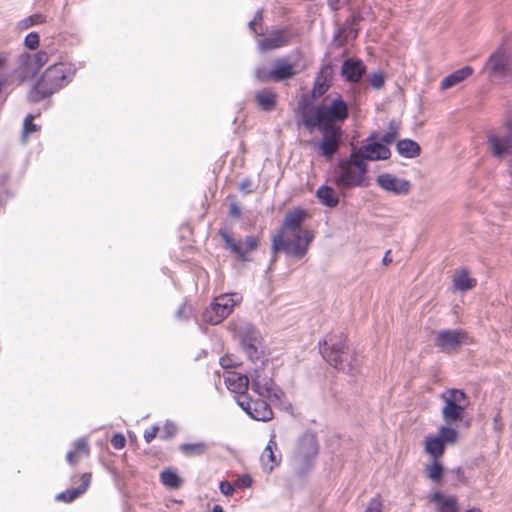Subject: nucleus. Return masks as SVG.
Returning <instances> with one entry per match:
<instances>
[{"label": "nucleus", "mask_w": 512, "mask_h": 512, "mask_svg": "<svg viewBox=\"0 0 512 512\" xmlns=\"http://www.w3.org/2000/svg\"><path fill=\"white\" fill-rule=\"evenodd\" d=\"M263 19V11L262 10H258L255 15H254V18L253 20H255L256 23H259L261 22Z\"/></svg>", "instance_id": "nucleus-59"}, {"label": "nucleus", "mask_w": 512, "mask_h": 512, "mask_svg": "<svg viewBox=\"0 0 512 512\" xmlns=\"http://www.w3.org/2000/svg\"><path fill=\"white\" fill-rule=\"evenodd\" d=\"M40 79L55 93L71 81V68H67L63 63H54L46 69Z\"/></svg>", "instance_id": "nucleus-14"}, {"label": "nucleus", "mask_w": 512, "mask_h": 512, "mask_svg": "<svg viewBox=\"0 0 512 512\" xmlns=\"http://www.w3.org/2000/svg\"><path fill=\"white\" fill-rule=\"evenodd\" d=\"M362 19L363 17L359 13L353 14L338 28L333 38V41L336 42L338 47L345 45L349 39L353 40L357 38L359 32L358 24Z\"/></svg>", "instance_id": "nucleus-17"}, {"label": "nucleus", "mask_w": 512, "mask_h": 512, "mask_svg": "<svg viewBox=\"0 0 512 512\" xmlns=\"http://www.w3.org/2000/svg\"><path fill=\"white\" fill-rule=\"evenodd\" d=\"M306 217L307 212L304 210L296 209L294 211H289L284 218L283 228L291 231L292 233L302 231L301 225Z\"/></svg>", "instance_id": "nucleus-27"}, {"label": "nucleus", "mask_w": 512, "mask_h": 512, "mask_svg": "<svg viewBox=\"0 0 512 512\" xmlns=\"http://www.w3.org/2000/svg\"><path fill=\"white\" fill-rule=\"evenodd\" d=\"M295 74L294 65L284 58L277 59L274 67L270 70V77L275 82L291 79Z\"/></svg>", "instance_id": "nucleus-25"}, {"label": "nucleus", "mask_w": 512, "mask_h": 512, "mask_svg": "<svg viewBox=\"0 0 512 512\" xmlns=\"http://www.w3.org/2000/svg\"><path fill=\"white\" fill-rule=\"evenodd\" d=\"M444 402L442 417L446 424L453 425L461 422L465 417V410L470 405L468 395L457 388H449L441 393Z\"/></svg>", "instance_id": "nucleus-6"}, {"label": "nucleus", "mask_w": 512, "mask_h": 512, "mask_svg": "<svg viewBox=\"0 0 512 512\" xmlns=\"http://www.w3.org/2000/svg\"><path fill=\"white\" fill-rule=\"evenodd\" d=\"M388 129L385 134L379 136V141L386 146L394 143L399 135L398 126L395 121L392 120L389 122Z\"/></svg>", "instance_id": "nucleus-42"}, {"label": "nucleus", "mask_w": 512, "mask_h": 512, "mask_svg": "<svg viewBox=\"0 0 512 512\" xmlns=\"http://www.w3.org/2000/svg\"><path fill=\"white\" fill-rule=\"evenodd\" d=\"M319 452L317 436L312 431L304 432L297 440L291 457L294 474L306 478L314 468L315 459Z\"/></svg>", "instance_id": "nucleus-4"}, {"label": "nucleus", "mask_w": 512, "mask_h": 512, "mask_svg": "<svg viewBox=\"0 0 512 512\" xmlns=\"http://www.w3.org/2000/svg\"><path fill=\"white\" fill-rule=\"evenodd\" d=\"M277 450V443L275 441V435L273 434L265 447L261 459L265 465H267L266 460H268L270 464V470H273L275 466L279 465L281 462V453L276 454L275 451Z\"/></svg>", "instance_id": "nucleus-31"}, {"label": "nucleus", "mask_w": 512, "mask_h": 512, "mask_svg": "<svg viewBox=\"0 0 512 512\" xmlns=\"http://www.w3.org/2000/svg\"><path fill=\"white\" fill-rule=\"evenodd\" d=\"M242 350L249 360L255 365L250 371L252 390L259 396L268 398L271 401L281 400L283 391L275 384L264 368L268 361L262 350V337L257 328L249 322H241L235 326Z\"/></svg>", "instance_id": "nucleus-1"}, {"label": "nucleus", "mask_w": 512, "mask_h": 512, "mask_svg": "<svg viewBox=\"0 0 512 512\" xmlns=\"http://www.w3.org/2000/svg\"><path fill=\"white\" fill-rule=\"evenodd\" d=\"M446 445L436 436H427L425 440V451L433 458L440 459L445 452Z\"/></svg>", "instance_id": "nucleus-32"}, {"label": "nucleus", "mask_w": 512, "mask_h": 512, "mask_svg": "<svg viewBox=\"0 0 512 512\" xmlns=\"http://www.w3.org/2000/svg\"><path fill=\"white\" fill-rule=\"evenodd\" d=\"M160 479L163 485L171 489H177L181 485V478L178 474L170 469L161 472Z\"/></svg>", "instance_id": "nucleus-39"}, {"label": "nucleus", "mask_w": 512, "mask_h": 512, "mask_svg": "<svg viewBox=\"0 0 512 512\" xmlns=\"http://www.w3.org/2000/svg\"><path fill=\"white\" fill-rule=\"evenodd\" d=\"M382 506L379 498H372L363 512H382Z\"/></svg>", "instance_id": "nucleus-51"}, {"label": "nucleus", "mask_w": 512, "mask_h": 512, "mask_svg": "<svg viewBox=\"0 0 512 512\" xmlns=\"http://www.w3.org/2000/svg\"><path fill=\"white\" fill-rule=\"evenodd\" d=\"M313 238L314 234L309 230L293 233L292 238H285L282 233H279L272 238V250L274 254L284 252L296 259H301L306 255Z\"/></svg>", "instance_id": "nucleus-5"}, {"label": "nucleus", "mask_w": 512, "mask_h": 512, "mask_svg": "<svg viewBox=\"0 0 512 512\" xmlns=\"http://www.w3.org/2000/svg\"><path fill=\"white\" fill-rule=\"evenodd\" d=\"M445 445L454 444L458 438V431L452 427V425H442L438 429L436 435Z\"/></svg>", "instance_id": "nucleus-37"}, {"label": "nucleus", "mask_w": 512, "mask_h": 512, "mask_svg": "<svg viewBox=\"0 0 512 512\" xmlns=\"http://www.w3.org/2000/svg\"><path fill=\"white\" fill-rule=\"evenodd\" d=\"M488 149L493 157L504 159L512 154V119L505 122L504 127L498 131L487 134Z\"/></svg>", "instance_id": "nucleus-9"}, {"label": "nucleus", "mask_w": 512, "mask_h": 512, "mask_svg": "<svg viewBox=\"0 0 512 512\" xmlns=\"http://www.w3.org/2000/svg\"><path fill=\"white\" fill-rule=\"evenodd\" d=\"M229 214L232 217L239 218L241 216V209L236 202H232L229 207Z\"/></svg>", "instance_id": "nucleus-57"}, {"label": "nucleus", "mask_w": 512, "mask_h": 512, "mask_svg": "<svg viewBox=\"0 0 512 512\" xmlns=\"http://www.w3.org/2000/svg\"><path fill=\"white\" fill-rule=\"evenodd\" d=\"M219 235L224 242V248L242 262L251 261L250 254L259 247L257 236L249 235L244 240H237L226 229H220Z\"/></svg>", "instance_id": "nucleus-8"}, {"label": "nucleus", "mask_w": 512, "mask_h": 512, "mask_svg": "<svg viewBox=\"0 0 512 512\" xmlns=\"http://www.w3.org/2000/svg\"><path fill=\"white\" fill-rule=\"evenodd\" d=\"M240 190L243 192V193H246V194H250V193H253L255 191V186L252 182V180L250 178H244L241 182H240Z\"/></svg>", "instance_id": "nucleus-53"}, {"label": "nucleus", "mask_w": 512, "mask_h": 512, "mask_svg": "<svg viewBox=\"0 0 512 512\" xmlns=\"http://www.w3.org/2000/svg\"><path fill=\"white\" fill-rule=\"evenodd\" d=\"M345 336L343 333L338 335L329 334L323 341L319 342L320 353L323 358L334 368L342 370L345 363H348L349 352L345 343Z\"/></svg>", "instance_id": "nucleus-7"}, {"label": "nucleus", "mask_w": 512, "mask_h": 512, "mask_svg": "<svg viewBox=\"0 0 512 512\" xmlns=\"http://www.w3.org/2000/svg\"><path fill=\"white\" fill-rule=\"evenodd\" d=\"M224 382L226 387L234 392L240 394L238 399H246V391L250 385V375L241 374L237 372H228V375L225 376Z\"/></svg>", "instance_id": "nucleus-20"}, {"label": "nucleus", "mask_w": 512, "mask_h": 512, "mask_svg": "<svg viewBox=\"0 0 512 512\" xmlns=\"http://www.w3.org/2000/svg\"><path fill=\"white\" fill-rule=\"evenodd\" d=\"M366 73L364 62L357 58H347L343 61L341 75L349 83H358Z\"/></svg>", "instance_id": "nucleus-18"}, {"label": "nucleus", "mask_w": 512, "mask_h": 512, "mask_svg": "<svg viewBox=\"0 0 512 512\" xmlns=\"http://www.w3.org/2000/svg\"><path fill=\"white\" fill-rule=\"evenodd\" d=\"M469 336L462 329H443L436 332L434 345L440 351L451 354L457 352L464 344H468Z\"/></svg>", "instance_id": "nucleus-13"}, {"label": "nucleus", "mask_w": 512, "mask_h": 512, "mask_svg": "<svg viewBox=\"0 0 512 512\" xmlns=\"http://www.w3.org/2000/svg\"><path fill=\"white\" fill-rule=\"evenodd\" d=\"M369 84L374 89H380L385 84V75L382 72H375L369 77Z\"/></svg>", "instance_id": "nucleus-47"}, {"label": "nucleus", "mask_w": 512, "mask_h": 512, "mask_svg": "<svg viewBox=\"0 0 512 512\" xmlns=\"http://www.w3.org/2000/svg\"><path fill=\"white\" fill-rule=\"evenodd\" d=\"M392 262V258L390 257V251H387L385 256L383 257V264L388 265Z\"/></svg>", "instance_id": "nucleus-60"}, {"label": "nucleus", "mask_w": 512, "mask_h": 512, "mask_svg": "<svg viewBox=\"0 0 512 512\" xmlns=\"http://www.w3.org/2000/svg\"><path fill=\"white\" fill-rule=\"evenodd\" d=\"M91 482V474L83 473L81 475V484L76 488L67 489L64 492H61L56 495V500L62 501L65 503L73 502L75 499L84 494Z\"/></svg>", "instance_id": "nucleus-24"}, {"label": "nucleus", "mask_w": 512, "mask_h": 512, "mask_svg": "<svg viewBox=\"0 0 512 512\" xmlns=\"http://www.w3.org/2000/svg\"><path fill=\"white\" fill-rule=\"evenodd\" d=\"M252 484V478L248 474H243L239 476L236 480L235 485L239 488H248Z\"/></svg>", "instance_id": "nucleus-54"}, {"label": "nucleus", "mask_w": 512, "mask_h": 512, "mask_svg": "<svg viewBox=\"0 0 512 512\" xmlns=\"http://www.w3.org/2000/svg\"><path fill=\"white\" fill-rule=\"evenodd\" d=\"M309 102L299 101L302 109V123L312 132L315 126L338 127L349 117V105L340 94L328 95L324 102L307 110Z\"/></svg>", "instance_id": "nucleus-2"}, {"label": "nucleus", "mask_w": 512, "mask_h": 512, "mask_svg": "<svg viewBox=\"0 0 512 512\" xmlns=\"http://www.w3.org/2000/svg\"><path fill=\"white\" fill-rule=\"evenodd\" d=\"M45 22V17L41 14H33L31 16L26 17L18 23V28L20 30L28 29L36 24Z\"/></svg>", "instance_id": "nucleus-43"}, {"label": "nucleus", "mask_w": 512, "mask_h": 512, "mask_svg": "<svg viewBox=\"0 0 512 512\" xmlns=\"http://www.w3.org/2000/svg\"><path fill=\"white\" fill-rule=\"evenodd\" d=\"M40 37L36 32H30L24 39V45L30 49L35 50L39 46Z\"/></svg>", "instance_id": "nucleus-46"}, {"label": "nucleus", "mask_w": 512, "mask_h": 512, "mask_svg": "<svg viewBox=\"0 0 512 512\" xmlns=\"http://www.w3.org/2000/svg\"><path fill=\"white\" fill-rule=\"evenodd\" d=\"M177 433V426L174 422L167 420L163 426L160 438L163 440L170 439Z\"/></svg>", "instance_id": "nucleus-44"}, {"label": "nucleus", "mask_w": 512, "mask_h": 512, "mask_svg": "<svg viewBox=\"0 0 512 512\" xmlns=\"http://www.w3.org/2000/svg\"><path fill=\"white\" fill-rule=\"evenodd\" d=\"M74 451H69L66 455V460L69 464H76L81 455L87 456L89 454L88 443L84 438H80L74 442Z\"/></svg>", "instance_id": "nucleus-35"}, {"label": "nucleus", "mask_w": 512, "mask_h": 512, "mask_svg": "<svg viewBox=\"0 0 512 512\" xmlns=\"http://www.w3.org/2000/svg\"><path fill=\"white\" fill-rule=\"evenodd\" d=\"M290 34L286 29H278L272 31L267 37L260 42L263 51L280 48L289 43Z\"/></svg>", "instance_id": "nucleus-23"}, {"label": "nucleus", "mask_w": 512, "mask_h": 512, "mask_svg": "<svg viewBox=\"0 0 512 512\" xmlns=\"http://www.w3.org/2000/svg\"><path fill=\"white\" fill-rule=\"evenodd\" d=\"M316 197L322 205L329 208H334L339 204V198L334 189L328 185H321L316 191Z\"/></svg>", "instance_id": "nucleus-29"}, {"label": "nucleus", "mask_w": 512, "mask_h": 512, "mask_svg": "<svg viewBox=\"0 0 512 512\" xmlns=\"http://www.w3.org/2000/svg\"><path fill=\"white\" fill-rule=\"evenodd\" d=\"M331 74L332 65L330 63L324 65L321 68L314 80L313 89L311 91V96L313 99H317L323 96L329 90L331 85Z\"/></svg>", "instance_id": "nucleus-22"}, {"label": "nucleus", "mask_w": 512, "mask_h": 512, "mask_svg": "<svg viewBox=\"0 0 512 512\" xmlns=\"http://www.w3.org/2000/svg\"><path fill=\"white\" fill-rule=\"evenodd\" d=\"M376 183L384 191L395 195H407L411 190V183L409 180L398 178L390 173L378 175Z\"/></svg>", "instance_id": "nucleus-16"}, {"label": "nucleus", "mask_w": 512, "mask_h": 512, "mask_svg": "<svg viewBox=\"0 0 512 512\" xmlns=\"http://www.w3.org/2000/svg\"><path fill=\"white\" fill-rule=\"evenodd\" d=\"M322 133L321 140H314L311 145L319 151V154L327 160H331L338 152L342 142V130L340 127L315 126Z\"/></svg>", "instance_id": "nucleus-11"}, {"label": "nucleus", "mask_w": 512, "mask_h": 512, "mask_svg": "<svg viewBox=\"0 0 512 512\" xmlns=\"http://www.w3.org/2000/svg\"><path fill=\"white\" fill-rule=\"evenodd\" d=\"M465 512H481L480 510H476V509H472V510H467Z\"/></svg>", "instance_id": "nucleus-64"}, {"label": "nucleus", "mask_w": 512, "mask_h": 512, "mask_svg": "<svg viewBox=\"0 0 512 512\" xmlns=\"http://www.w3.org/2000/svg\"><path fill=\"white\" fill-rule=\"evenodd\" d=\"M490 76L504 77L509 72V57L502 49L495 51L486 63Z\"/></svg>", "instance_id": "nucleus-19"}, {"label": "nucleus", "mask_w": 512, "mask_h": 512, "mask_svg": "<svg viewBox=\"0 0 512 512\" xmlns=\"http://www.w3.org/2000/svg\"><path fill=\"white\" fill-rule=\"evenodd\" d=\"M159 431V427L157 425L152 426L151 428L145 430L144 439L147 443H151L157 436Z\"/></svg>", "instance_id": "nucleus-55"}, {"label": "nucleus", "mask_w": 512, "mask_h": 512, "mask_svg": "<svg viewBox=\"0 0 512 512\" xmlns=\"http://www.w3.org/2000/svg\"><path fill=\"white\" fill-rule=\"evenodd\" d=\"M256 24H257V23H256V22H255V20H253V19H252V20L249 22V24H248L249 28H250L251 30H253L255 33H257V31H256V29H255V25H256Z\"/></svg>", "instance_id": "nucleus-62"}, {"label": "nucleus", "mask_w": 512, "mask_h": 512, "mask_svg": "<svg viewBox=\"0 0 512 512\" xmlns=\"http://www.w3.org/2000/svg\"><path fill=\"white\" fill-rule=\"evenodd\" d=\"M509 172H510V174L512 176V159H511V162H510V165H509Z\"/></svg>", "instance_id": "nucleus-63"}, {"label": "nucleus", "mask_w": 512, "mask_h": 512, "mask_svg": "<svg viewBox=\"0 0 512 512\" xmlns=\"http://www.w3.org/2000/svg\"><path fill=\"white\" fill-rule=\"evenodd\" d=\"M219 489L220 492L225 496H232L235 491V487L229 481L226 480L220 482Z\"/></svg>", "instance_id": "nucleus-52"}, {"label": "nucleus", "mask_w": 512, "mask_h": 512, "mask_svg": "<svg viewBox=\"0 0 512 512\" xmlns=\"http://www.w3.org/2000/svg\"><path fill=\"white\" fill-rule=\"evenodd\" d=\"M238 405L254 420L269 421L273 418L270 405L263 399H238Z\"/></svg>", "instance_id": "nucleus-15"}, {"label": "nucleus", "mask_w": 512, "mask_h": 512, "mask_svg": "<svg viewBox=\"0 0 512 512\" xmlns=\"http://www.w3.org/2000/svg\"><path fill=\"white\" fill-rule=\"evenodd\" d=\"M452 476L451 483L457 485V483H463L465 481L464 471L461 467H456L449 472Z\"/></svg>", "instance_id": "nucleus-48"}, {"label": "nucleus", "mask_w": 512, "mask_h": 512, "mask_svg": "<svg viewBox=\"0 0 512 512\" xmlns=\"http://www.w3.org/2000/svg\"><path fill=\"white\" fill-rule=\"evenodd\" d=\"M237 294H222L214 299V301L207 307L203 314L202 319L205 323L210 325H217L226 319L233 311L237 300L234 297Z\"/></svg>", "instance_id": "nucleus-10"}, {"label": "nucleus", "mask_w": 512, "mask_h": 512, "mask_svg": "<svg viewBox=\"0 0 512 512\" xmlns=\"http://www.w3.org/2000/svg\"><path fill=\"white\" fill-rule=\"evenodd\" d=\"M52 94H53V92L50 90V88H48L47 85L45 83H43V81L40 79L30 90L29 100L31 102L37 103Z\"/></svg>", "instance_id": "nucleus-36"}, {"label": "nucleus", "mask_w": 512, "mask_h": 512, "mask_svg": "<svg viewBox=\"0 0 512 512\" xmlns=\"http://www.w3.org/2000/svg\"><path fill=\"white\" fill-rule=\"evenodd\" d=\"M472 74H473V68L471 66H464V67L452 72L445 78H443V80L441 81V89H443V90L449 89V88L461 83L462 81L467 79Z\"/></svg>", "instance_id": "nucleus-28"}, {"label": "nucleus", "mask_w": 512, "mask_h": 512, "mask_svg": "<svg viewBox=\"0 0 512 512\" xmlns=\"http://www.w3.org/2000/svg\"><path fill=\"white\" fill-rule=\"evenodd\" d=\"M186 310H187L186 305L185 304L181 305L175 313L176 318H178V319L188 318V316L186 315Z\"/></svg>", "instance_id": "nucleus-58"}, {"label": "nucleus", "mask_w": 512, "mask_h": 512, "mask_svg": "<svg viewBox=\"0 0 512 512\" xmlns=\"http://www.w3.org/2000/svg\"><path fill=\"white\" fill-rule=\"evenodd\" d=\"M255 78L259 82H267L272 80L270 77V70L265 67H258L255 69Z\"/></svg>", "instance_id": "nucleus-49"}, {"label": "nucleus", "mask_w": 512, "mask_h": 512, "mask_svg": "<svg viewBox=\"0 0 512 512\" xmlns=\"http://www.w3.org/2000/svg\"><path fill=\"white\" fill-rule=\"evenodd\" d=\"M427 477L435 483H439L444 475V466L439 459H433L431 464L426 465Z\"/></svg>", "instance_id": "nucleus-38"}, {"label": "nucleus", "mask_w": 512, "mask_h": 512, "mask_svg": "<svg viewBox=\"0 0 512 512\" xmlns=\"http://www.w3.org/2000/svg\"><path fill=\"white\" fill-rule=\"evenodd\" d=\"M397 152L405 158H415L420 155V145L412 139H402L396 144Z\"/></svg>", "instance_id": "nucleus-30"}, {"label": "nucleus", "mask_w": 512, "mask_h": 512, "mask_svg": "<svg viewBox=\"0 0 512 512\" xmlns=\"http://www.w3.org/2000/svg\"><path fill=\"white\" fill-rule=\"evenodd\" d=\"M453 282L455 287L460 291H468L476 285V280L470 278L466 271L455 276Z\"/></svg>", "instance_id": "nucleus-40"}, {"label": "nucleus", "mask_w": 512, "mask_h": 512, "mask_svg": "<svg viewBox=\"0 0 512 512\" xmlns=\"http://www.w3.org/2000/svg\"><path fill=\"white\" fill-rule=\"evenodd\" d=\"M34 116L29 114L25 117L23 121V129L21 135L22 144H27L29 141V136L39 130L38 125L33 123Z\"/></svg>", "instance_id": "nucleus-41"}, {"label": "nucleus", "mask_w": 512, "mask_h": 512, "mask_svg": "<svg viewBox=\"0 0 512 512\" xmlns=\"http://www.w3.org/2000/svg\"><path fill=\"white\" fill-rule=\"evenodd\" d=\"M351 153L357 155V159L362 161L387 160L391 157L390 149L379 141L377 132H372L366 139V144L358 149H353Z\"/></svg>", "instance_id": "nucleus-12"}, {"label": "nucleus", "mask_w": 512, "mask_h": 512, "mask_svg": "<svg viewBox=\"0 0 512 512\" xmlns=\"http://www.w3.org/2000/svg\"><path fill=\"white\" fill-rule=\"evenodd\" d=\"M220 364L224 369L232 368L238 365L237 363L233 362L232 359L227 355L220 358Z\"/></svg>", "instance_id": "nucleus-56"}, {"label": "nucleus", "mask_w": 512, "mask_h": 512, "mask_svg": "<svg viewBox=\"0 0 512 512\" xmlns=\"http://www.w3.org/2000/svg\"><path fill=\"white\" fill-rule=\"evenodd\" d=\"M428 500L435 505L437 512H459L458 498L454 495L437 490L429 495Z\"/></svg>", "instance_id": "nucleus-21"}, {"label": "nucleus", "mask_w": 512, "mask_h": 512, "mask_svg": "<svg viewBox=\"0 0 512 512\" xmlns=\"http://www.w3.org/2000/svg\"><path fill=\"white\" fill-rule=\"evenodd\" d=\"M211 512H225V511H224V509H223V507H222L221 505H218V504H217V505H215V506L212 508Z\"/></svg>", "instance_id": "nucleus-61"}, {"label": "nucleus", "mask_w": 512, "mask_h": 512, "mask_svg": "<svg viewBox=\"0 0 512 512\" xmlns=\"http://www.w3.org/2000/svg\"><path fill=\"white\" fill-rule=\"evenodd\" d=\"M32 54L24 52L18 57V77L21 81L33 79L38 74V69H35V63L32 61Z\"/></svg>", "instance_id": "nucleus-26"}, {"label": "nucleus", "mask_w": 512, "mask_h": 512, "mask_svg": "<svg viewBox=\"0 0 512 512\" xmlns=\"http://www.w3.org/2000/svg\"><path fill=\"white\" fill-rule=\"evenodd\" d=\"M178 449L184 456L190 458L204 455L208 450V446L205 442L182 443Z\"/></svg>", "instance_id": "nucleus-34"}, {"label": "nucleus", "mask_w": 512, "mask_h": 512, "mask_svg": "<svg viewBox=\"0 0 512 512\" xmlns=\"http://www.w3.org/2000/svg\"><path fill=\"white\" fill-rule=\"evenodd\" d=\"M32 57V61L35 63V69H38V71H40V69L48 62L49 59V55L46 51H39L32 55Z\"/></svg>", "instance_id": "nucleus-45"}, {"label": "nucleus", "mask_w": 512, "mask_h": 512, "mask_svg": "<svg viewBox=\"0 0 512 512\" xmlns=\"http://www.w3.org/2000/svg\"><path fill=\"white\" fill-rule=\"evenodd\" d=\"M126 439L123 434L116 433L111 438V445L117 449L120 450L125 447Z\"/></svg>", "instance_id": "nucleus-50"}, {"label": "nucleus", "mask_w": 512, "mask_h": 512, "mask_svg": "<svg viewBox=\"0 0 512 512\" xmlns=\"http://www.w3.org/2000/svg\"><path fill=\"white\" fill-rule=\"evenodd\" d=\"M258 106L264 111H271L276 105L277 95L269 89H262L256 93Z\"/></svg>", "instance_id": "nucleus-33"}, {"label": "nucleus", "mask_w": 512, "mask_h": 512, "mask_svg": "<svg viewBox=\"0 0 512 512\" xmlns=\"http://www.w3.org/2000/svg\"><path fill=\"white\" fill-rule=\"evenodd\" d=\"M368 164L362 159H357L355 153H350L347 159H341L334 170V183L344 192L355 187H367L366 181Z\"/></svg>", "instance_id": "nucleus-3"}]
</instances>
